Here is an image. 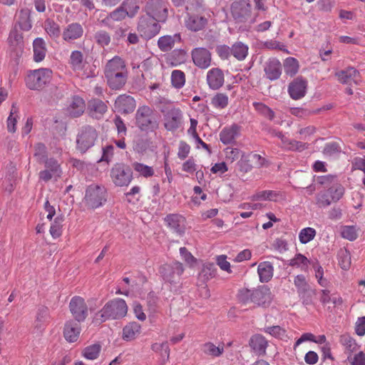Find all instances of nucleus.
I'll use <instances>...</instances> for the list:
<instances>
[{
    "instance_id": "nucleus-47",
    "label": "nucleus",
    "mask_w": 365,
    "mask_h": 365,
    "mask_svg": "<svg viewBox=\"0 0 365 365\" xmlns=\"http://www.w3.org/2000/svg\"><path fill=\"white\" fill-rule=\"evenodd\" d=\"M284 67L285 73L290 76H293L299 71V62L296 58L289 57L285 59L284 62Z\"/></svg>"
},
{
    "instance_id": "nucleus-1",
    "label": "nucleus",
    "mask_w": 365,
    "mask_h": 365,
    "mask_svg": "<svg viewBox=\"0 0 365 365\" xmlns=\"http://www.w3.org/2000/svg\"><path fill=\"white\" fill-rule=\"evenodd\" d=\"M104 76L107 84L112 90H120L126 83L128 71L125 61L115 56L107 61L104 67Z\"/></svg>"
},
{
    "instance_id": "nucleus-15",
    "label": "nucleus",
    "mask_w": 365,
    "mask_h": 365,
    "mask_svg": "<svg viewBox=\"0 0 365 365\" xmlns=\"http://www.w3.org/2000/svg\"><path fill=\"white\" fill-rule=\"evenodd\" d=\"M182 113L180 108H172L164 115L165 128L170 131L177 130L182 123Z\"/></svg>"
},
{
    "instance_id": "nucleus-6",
    "label": "nucleus",
    "mask_w": 365,
    "mask_h": 365,
    "mask_svg": "<svg viewBox=\"0 0 365 365\" xmlns=\"http://www.w3.org/2000/svg\"><path fill=\"white\" fill-rule=\"evenodd\" d=\"M136 125L143 131H154L158 128L153 110L148 106H140L135 114Z\"/></svg>"
},
{
    "instance_id": "nucleus-16",
    "label": "nucleus",
    "mask_w": 365,
    "mask_h": 365,
    "mask_svg": "<svg viewBox=\"0 0 365 365\" xmlns=\"http://www.w3.org/2000/svg\"><path fill=\"white\" fill-rule=\"evenodd\" d=\"M191 56L194 64L202 69L211 65V53L207 48H195L192 51Z\"/></svg>"
},
{
    "instance_id": "nucleus-20",
    "label": "nucleus",
    "mask_w": 365,
    "mask_h": 365,
    "mask_svg": "<svg viewBox=\"0 0 365 365\" xmlns=\"http://www.w3.org/2000/svg\"><path fill=\"white\" fill-rule=\"evenodd\" d=\"M115 109L121 113H132L135 107L136 103L135 99L128 95H120L115 100L114 104Z\"/></svg>"
},
{
    "instance_id": "nucleus-56",
    "label": "nucleus",
    "mask_w": 365,
    "mask_h": 365,
    "mask_svg": "<svg viewBox=\"0 0 365 365\" xmlns=\"http://www.w3.org/2000/svg\"><path fill=\"white\" fill-rule=\"evenodd\" d=\"M253 106L256 110L261 113L269 120H272L274 118V111L265 104L262 103L255 102L253 103Z\"/></svg>"
},
{
    "instance_id": "nucleus-48",
    "label": "nucleus",
    "mask_w": 365,
    "mask_h": 365,
    "mask_svg": "<svg viewBox=\"0 0 365 365\" xmlns=\"http://www.w3.org/2000/svg\"><path fill=\"white\" fill-rule=\"evenodd\" d=\"M44 29L46 33L53 38H58L61 34L59 25L51 19L46 20Z\"/></svg>"
},
{
    "instance_id": "nucleus-8",
    "label": "nucleus",
    "mask_w": 365,
    "mask_h": 365,
    "mask_svg": "<svg viewBox=\"0 0 365 365\" xmlns=\"http://www.w3.org/2000/svg\"><path fill=\"white\" fill-rule=\"evenodd\" d=\"M110 176L115 185L127 187L133 180V172L128 165L117 163L110 169Z\"/></svg>"
},
{
    "instance_id": "nucleus-9",
    "label": "nucleus",
    "mask_w": 365,
    "mask_h": 365,
    "mask_svg": "<svg viewBox=\"0 0 365 365\" xmlns=\"http://www.w3.org/2000/svg\"><path fill=\"white\" fill-rule=\"evenodd\" d=\"M106 189L96 185L88 186L86 190L84 202L90 209H96L103 204L106 200Z\"/></svg>"
},
{
    "instance_id": "nucleus-52",
    "label": "nucleus",
    "mask_w": 365,
    "mask_h": 365,
    "mask_svg": "<svg viewBox=\"0 0 365 365\" xmlns=\"http://www.w3.org/2000/svg\"><path fill=\"white\" fill-rule=\"evenodd\" d=\"M264 331L280 339L286 340L288 338L286 330L279 326L268 327Z\"/></svg>"
},
{
    "instance_id": "nucleus-27",
    "label": "nucleus",
    "mask_w": 365,
    "mask_h": 365,
    "mask_svg": "<svg viewBox=\"0 0 365 365\" xmlns=\"http://www.w3.org/2000/svg\"><path fill=\"white\" fill-rule=\"evenodd\" d=\"M240 130V128L237 124L224 128L220 133V141L225 145L233 143L239 135Z\"/></svg>"
},
{
    "instance_id": "nucleus-10",
    "label": "nucleus",
    "mask_w": 365,
    "mask_h": 365,
    "mask_svg": "<svg viewBox=\"0 0 365 365\" xmlns=\"http://www.w3.org/2000/svg\"><path fill=\"white\" fill-rule=\"evenodd\" d=\"M158 22L146 14L143 15L139 19L138 26V31L140 36L147 39H150L156 36L160 30Z\"/></svg>"
},
{
    "instance_id": "nucleus-12",
    "label": "nucleus",
    "mask_w": 365,
    "mask_h": 365,
    "mask_svg": "<svg viewBox=\"0 0 365 365\" xmlns=\"http://www.w3.org/2000/svg\"><path fill=\"white\" fill-rule=\"evenodd\" d=\"M145 11L147 15L158 21H165L168 16V9L161 0H149L147 1Z\"/></svg>"
},
{
    "instance_id": "nucleus-3",
    "label": "nucleus",
    "mask_w": 365,
    "mask_h": 365,
    "mask_svg": "<svg viewBox=\"0 0 365 365\" xmlns=\"http://www.w3.org/2000/svg\"><path fill=\"white\" fill-rule=\"evenodd\" d=\"M237 297L244 304L253 303L259 307H267L272 300V292L267 286H260L253 289L242 288L239 290Z\"/></svg>"
},
{
    "instance_id": "nucleus-44",
    "label": "nucleus",
    "mask_w": 365,
    "mask_h": 365,
    "mask_svg": "<svg viewBox=\"0 0 365 365\" xmlns=\"http://www.w3.org/2000/svg\"><path fill=\"white\" fill-rule=\"evenodd\" d=\"M134 170L140 176L144 178H150L154 175L155 171L153 167L148 166L141 163L135 162L133 163Z\"/></svg>"
},
{
    "instance_id": "nucleus-26",
    "label": "nucleus",
    "mask_w": 365,
    "mask_h": 365,
    "mask_svg": "<svg viewBox=\"0 0 365 365\" xmlns=\"http://www.w3.org/2000/svg\"><path fill=\"white\" fill-rule=\"evenodd\" d=\"M319 300L324 306H328L331 304L333 308L341 307L343 303L342 297L336 293L330 294L327 289H322L320 292Z\"/></svg>"
},
{
    "instance_id": "nucleus-21",
    "label": "nucleus",
    "mask_w": 365,
    "mask_h": 365,
    "mask_svg": "<svg viewBox=\"0 0 365 365\" xmlns=\"http://www.w3.org/2000/svg\"><path fill=\"white\" fill-rule=\"evenodd\" d=\"M81 331L79 322L74 320H69L66 322L63 328V336L70 343L76 342Z\"/></svg>"
},
{
    "instance_id": "nucleus-36",
    "label": "nucleus",
    "mask_w": 365,
    "mask_h": 365,
    "mask_svg": "<svg viewBox=\"0 0 365 365\" xmlns=\"http://www.w3.org/2000/svg\"><path fill=\"white\" fill-rule=\"evenodd\" d=\"M257 272L261 282H267L273 277L274 267L269 262H260L257 267Z\"/></svg>"
},
{
    "instance_id": "nucleus-32",
    "label": "nucleus",
    "mask_w": 365,
    "mask_h": 365,
    "mask_svg": "<svg viewBox=\"0 0 365 365\" xmlns=\"http://www.w3.org/2000/svg\"><path fill=\"white\" fill-rule=\"evenodd\" d=\"M34 61L39 63L43 61L47 53L46 44L42 38H36L33 42Z\"/></svg>"
},
{
    "instance_id": "nucleus-51",
    "label": "nucleus",
    "mask_w": 365,
    "mask_h": 365,
    "mask_svg": "<svg viewBox=\"0 0 365 365\" xmlns=\"http://www.w3.org/2000/svg\"><path fill=\"white\" fill-rule=\"evenodd\" d=\"M316 236V230L312 227H305L299 233V240L302 244H307Z\"/></svg>"
},
{
    "instance_id": "nucleus-14",
    "label": "nucleus",
    "mask_w": 365,
    "mask_h": 365,
    "mask_svg": "<svg viewBox=\"0 0 365 365\" xmlns=\"http://www.w3.org/2000/svg\"><path fill=\"white\" fill-rule=\"evenodd\" d=\"M183 272L182 264L179 262H175L172 264H164L160 269L164 280L170 283H175L179 280Z\"/></svg>"
},
{
    "instance_id": "nucleus-28",
    "label": "nucleus",
    "mask_w": 365,
    "mask_h": 365,
    "mask_svg": "<svg viewBox=\"0 0 365 365\" xmlns=\"http://www.w3.org/2000/svg\"><path fill=\"white\" fill-rule=\"evenodd\" d=\"M207 23V19L199 15H187L185 20L187 29L192 31H198L205 28Z\"/></svg>"
},
{
    "instance_id": "nucleus-37",
    "label": "nucleus",
    "mask_w": 365,
    "mask_h": 365,
    "mask_svg": "<svg viewBox=\"0 0 365 365\" xmlns=\"http://www.w3.org/2000/svg\"><path fill=\"white\" fill-rule=\"evenodd\" d=\"M19 119V113L17 108L12 105L10 113L6 120V128L9 133H16L17 128L16 124Z\"/></svg>"
},
{
    "instance_id": "nucleus-53",
    "label": "nucleus",
    "mask_w": 365,
    "mask_h": 365,
    "mask_svg": "<svg viewBox=\"0 0 365 365\" xmlns=\"http://www.w3.org/2000/svg\"><path fill=\"white\" fill-rule=\"evenodd\" d=\"M339 264L344 269L347 270L351 265V254L346 250H341L338 254Z\"/></svg>"
},
{
    "instance_id": "nucleus-59",
    "label": "nucleus",
    "mask_w": 365,
    "mask_h": 365,
    "mask_svg": "<svg viewBox=\"0 0 365 365\" xmlns=\"http://www.w3.org/2000/svg\"><path fill=\"white\" fill-rule=\"evenodd\" d=\"M128 14L123 8L120 6L119 8L116 9L113 11H112L106 18L107 21H120L124 19Z\"/></svg>"
},
{
    "instance_id": "nucleus-60",
    "label": "nucleus",
    "mask_w": 365,
    "mask_h": 365,
    "mask_svg": "<svg viewBox=\"0 0 365 365\" xmlns=\"http://www.w3.org/2000/svg\"><path fill=\"white\" fill-rule=\"evenodd\" d=\"M309 264L308 259L302 254H297L295 257L292 259L289 262V265L292 267H307Z\"/></svg>"
},
{
    "instance_id": "nucleus-40",
    "label": "nucleus",
    "mask_w": 365,
    "mask_h": 365,
    "mask_svg": "<svg viewBox=\"0 0 365 365\" xmlns=\"http://www.w3.org/2000/svg\"><path fill=\"white\" fill-rule=\"evenodd\" d=\"M63 221L64 217L62 215H58L51 222L49 232L53 238H58L62 235Z\"/></svg>"
},
{
    "instance_id": "nucleus-41",
    "label": "nucleus",
    "mask_w": 365,
    "mask_h": 365,
    "mask_svg": "<svg viewBox=\"0 0 365 365\" xmlns=\"http://www.w3.org/2000/svg\"><path fill=\"white\" fill-rule=\"evenodd\" d=\"M280 194L274 190H262L254 194L251 199L252 200H269L276 201Z\"/></svg>"
},
{
    "instance_id": "nucleus-63",
    "label": "nucleus",
    "mask_w": 365,
    "mask_h": 365,
    "mask_svg": "<svg viewBox=\"0 0 365 365\" xmlns=\"http://www.w3.org/2000/svg\"><path fill=\"white\" fill-rule=\"evenodd\" d=\"M180 253L185 262L190 266L194 267L197 262V259L185 248L181 247Z\"/></svg>"
},
{
    "instance_id": "nucleus-24",
    "label": "nucleus",
    "mask_w": 365,
    "mask_h": 365,
    "mask_svg": "<svg viewBox=\"0 0 365 365\" xmlns=\"http://www.w3.org/2000/svg\"><path fill=\"white\" fill-rule=\"evenodd\" d=\"M249 344L255 354L264 356L266 354L268 341L262 335H253L250 339Z\"/></svg>"
},
{
    "instance_id": "nucleus-19",
    "label": "nucleus",
    "mask_w": 365,
    "mask_h": 365,
    "mask_svg": "<svg viewBox=\"0 0 365 365\" xmlns=\"http://www.w3.org/2000/svg\"><path fill=\"white\" fill-rule=\"evenodd\" d=\"M231 12L235 19L243 21L251 12V6L245 1H235L231 5Z\"/></svg>"
},
{
    "instance_id": "nucleus-13",
    "label": "nucleus",
    "mask_w": 365,
    "mask_h": 365,
    "mask_svg": "<svg viewBox=\"0 0 365 365\" xmlns=\"http://www.w3.org/2000/svg\"><path fill=\"white\" fill-rule=\"evenodd\" d=\"M70 311L78 322H83L88 316V307L84 299L79 296L71 298L69 303Z\"/></svg>"
},
{
    "instance_id": "nucleus-17",
    "label": "nucleus",
    "mask_w": 365,
    "mask_h": 365,
    "mask_svg": "<svg viewBox=\"0 0 365 365\" xmlns=\"http://www.w3.org/2000/svg\"><path fill=\"white\" fill-rule=\"evenodd\" d=\"M166 225L178 236H182L185 230V218L178 214H170L165 217Z\"/></svg>"
},
{
    "instance_id": "nucleus-45",
    "label": "nucleus",
    "mask_w": 365,
    "mask_h": 365,
    "mask_svg": "<svg viewBox=\"0 0 365 365\" xmlns=\"http://www.w3.org/2000/svg\"><path fill=\"white\" fill-rule=\"evenodd\" d=\"M202 351L207 355L217 357L223 353L224 346L223 345L217 346L212 342H207L202 346Z\"/></svg>"
},
{
    "instance_id": "nucleus-50",
    "label": "nucleus",
    "mask_w": 365,
    "mask_h": 365,
    "mask_svg": "<svg viewBox=\"0 0 365 365\" xmlns=\"http://www.w3.org/2000/svg\"><path fill=\"white\" fill-rule=\"evenodd\" d=\"M171 83L176 88H181L185 83V75L180 70H174L171 73Z\"/></svg>"
},
{
    "instance_id": "nucleus-34",
    "label": "nucleus",
    "mask_w": 365,
    "mask_h": 365,
    "mask_svg": "<svg viewBox=\"0 0 365 365\" xmlns=\"http://www.w3.org/2000/svg\"><path fill=\"white\" fill-rule=\"evenodd\" d=\"M88 109L92 117L100 118L107 111L106 104L99 99H93L88 103Z\"/></svg>"
},
{
    "instance_id": "nucleus-18",
    "label": "nucleus",
    "mask_w": 365,
    "mask_h": 365,
    "mask_svg": "<svg viewBox=\"0 0 365 365\" xmlns=\"http://www.w3.org/2000/svg\"><path fill=\"white\" fill-rule=\"evenodd\" d=\"M307 88V81L302 77H298L289 83L288 93L293 100H299L305 96Z\"/></svg>"
},
{
    "instance_id": "nucleus-11",
    "label": "nucleus",
    "mask_w": 365,
    "mask_h": 365,
    "mask_svg": "<svg viewBox=\"0 0 365 365\" xmlns=\"http://www.w3.org/2000/svg\"><path fill=\"white\" fill-rule=\"evenodd\" d=\"M45 169L41 170L39 174V179L44 182H48L52 178L57 180L62 175L61 163L54 158H48L43 162Z\"/></svg>"
},
{
    "instance_id": "nucleus-64",
    "label": "nucleus",
    "mask_w": 365,
    "mask_h": 365,
    "mask_svg": "<svg viewBox=\"0 0 365 365\" xmlns=\"http://www.w3.org/2000/svg\"><path fill=\"white\" fill-rule=\"evenodd\" d=\"M317 131L316 127L314 125H308L304 128H302L299 130L298 133L299 138L302 140H307L309 137L313 135Z\"/></svg>"
},
{
    "instance_id": "nucleus-31",
    "label": "nucleus",
    "mask_w": 365,
    "mask_h": 365,
    "mask_svg": "<svg viewBox=\"0 0 365 365\" xmlns=\"http://www.w3.org/2000/svg\"><path fill=\"white\" fill-rule=\"evenodd\" d=\"M253 168V165L251 163L250 158L248 153H245L244 155L236 163V168L235 170L236 175L240 178H243L245 175L250 172Z\"/></svg>"
},
{
    "instance_id": "nucleus-39",
    "label": "nucleus",
    "mask_w": 365,
    "mask_h": 365,
    "mask_svg": "<svg viewBox=\"0 0 365 365\" xmlns=\"http://www.w3.org/2000/svg\"><path fill=\"white\" fill-rule=\"evenodd\" d=\"M210 103L212 106L216 109H225L229 104V97L225 93H217L211 98Z\"/></svg>"
},
{
    "instance_id": "nucleus-29",
    "label": "nucleus",
    "mask_w": 365,
    "mask_h": 365,
    "mask_svg": "<svg viewBox=\"0 0 365 365\" xmlns=\"http://www.w3.org/2000/svg\"><path fill=\"white\" fill-rule=\"evenodd\" d=\"M86 104L83 98L75 96L66 108L67 114L72 118H77L84 112Z\"/></svg>"
},
{
    "instance_id": "nucleus-43",
    "label": "nucleus",
    "mask_w": 365,
    "mask_h": 365,
    "mask_svg": "<svg viewBox=\"0 0 365 365\" xmlns=\"http://www.w3.org/2000/svg\"><path fill=\"white\" fill-rule=\"evenodd\" d=\"M101 350V345L98 344H94L85 347L83 349L81 354L84 358L88 360H94L98 357Z\"/></svg>"
},
{
    "instance_id": "nucleus-35",
    "label": "nucleus",
    "mask_w": 365,
    "mask_h": 365,
    "mask_svg": "<svg viewBox=\"0 0 365 365\" xmlns=\"http://www.w3.org/2000/svg\"><path fill=\"white\" fill-rule=\"evenodd\" d=\"M180 40L179 34L173 36H163L159 38L158 45L162 51H168L174 47L175 42H180Z\"/></svg>"
},
{
    "instance_id": "nucleus-46",
    "label": "nucleus",
    "mask_w": 365,
    "mask_h": 365,
    "mask_svg": "<svg viewBox=\"0 0 365 365\" xmlns=\"http://www.w3.org/2000/svg\"><path fill=\"white\" fill-rule=\"evenodd\" d=\"M121 6L125 11L128 16L133 17L140 9L139 0H125Z\"/></svg>"
},
{
    "instance_id": "nucleus-25",
    "label": "nucleus",
    "mask_w": 365,
    "mask_h": 365,
    "mask_svg": "<svg viewBox=\"0 0 365 365\" xmlns=\"http://www.w3.org/2000/svg\"><path fill=\"white\" fill-rule=\"evenodd\" d=\"M264 70L267 78L276 80L282 73L281 63L276 58H270L265 63Z\"/></svg>"
},
{
    "instance_id": "nucleus-54",
    "label": "nucleus",
    "mask_w": 365,
    "mask_h": 365,
    "mask_svg": "<svg viewBox=\"0 0 365 365\" xmlns=\"http://www.w3.org/2000/svg\"><path fill=\"white\" fill-rule=\"evenodd\" d=\"M70 63L73 70H81L83 68V53L79 51H74L71 53Z\"/></svg>"
},
{
    "instance_id": "nucleus-23",
    "label": "nucleus",
    "mask_w": 365,
    "mask_h": 365,
    "mask_svg": "<svg viewBox=\"0 0 365 365\" xmlns=\"http://www.w3.org/2000/svg\"><path fill=\"white\" fill-rule=\"evenodd\" d=\"M83 34V29L79 23H71L63 31L62 38L65 41L72 42L80 38Z\"/></svg>"
},
{
    "instance_id": "nucleus-38",
    "label": "nucleus",
    "mask_w": 365,
    "mask_h": 365,
    "mask_svg": "<svg viewBox=\"0 0 365 365\" xmlns=\"http://www.w3.org/2000/svg\"><path fill=\"white\" fill-rule=\"evenodd\" d=\"M248 46L242 43L237 42L231 48V54L238 61H243L248 54Z\"/></svg>"
},
{
    "instance_id": "nucleus-30",
    "label": "nucleus",
    "mask_w": 365,
    "mask_h": 365,
    "mask_svg": "<svg viewBox=\"0 0 365 365\" xmlns=\"http://www.w3.org/2000/svg\"><path fill=\"white\" fill-rule=\"evenodd\" d=\"M141 332V326L136 322H131L127 324L122 331V339L130 341L137 338Z\"/></svg>"
},
{
    "instance_id": "nucleus-58",
    "label": "nucleus",
    "mask_w": 365,
    "mask_h": 365,
    "mask_svg": "<svg viewBox=\"0 0 365 365\" xmlns=\"http://www.w3.org/2000/svg\"><path fill=\"white\" fill-rule=\"evenodd\" d=\"M341 234L343 238L353 241L358 236L357 230L354 226H344L341 227Z\"/></svg>"
},
{
    "instance_id": "nucleus-49",
    "label": "nucleus",
    "mask_w": 365,
    "mask_h": 365,
    "mask_svg": "<svg viewBox=\"0 0 365 365\" xmlns=\"http://www.w3.org/2000/svg\"><path fill=\"white\" fill-rule=\"evenodd\" d=\"M224 153L225 159L230 163H234L238 159L240 160L242 158V155H244L245 153L240 149L232 147H227L225 149Z\"/></svg>"
},
{
    "instance_id": "nucleus-42",
    "label": "nucleus",
    "mask_w": 365,
    "mask_h": 365,
    "mask_svg": "<svg viewBox=\"0 0 365 365\" xmlns=\"http://www.w3.org/2000/svg\"><path fill=\"white\" fill-rule=\"evenodd\" d=\"M359 74L358 71L354 68H348L346 70L341 71L336 73L338 81L342 83H349Z\"/></svg>"
},
{
    "instance_id": "nucleus-22",
    "label": "nucleus",
    "mask_w": 365,
    "mask_h": 365,
    "mask_svg": "<svg viewBox=\"0 0 365 365\" xmlns=\"http://www.w3.org/2000/svg\"><path fill=\"white\" fill-rule=\"evenodd\" d=\"M225 76L222 71L219 68H213L207 73V83L211 89L217 90L222 86Z\"/></svg>"
},
{
    "instance_id": "nucleus-5",
    "label": "nucleus",
    "mask_w": 365,
    "mask_h": 365,
    "mask_svg": "<svg viewBox=\"0 0 365 365\" xmlns=\"http://www.w3.org/2000/svg\"><path fill=\"white\" fill-rule=\"evenodd\" d=\"M52 73L51 69L45 68L30 71L25 79L26 85L31 90L40 91L51 81Z\"/></svg>"
},
{
    "instance_id": "nucleus-62",
    "label": "nucleus",
    "mask_w": 365,
    "mask_h": 365,
    "mask_svg": "<svg viewBox=\"0 0 365 365\" xmlns=\"http://www.w3.org/2000/svg\"><path fill=\"white\" fill-rule=\"evenodd\" d=\"M347 360L351 365H365V354L359 351L357 354L347 356Z\"/></svg>"
},
{
    "instance_id": "nucleus-7",
    "label": "nucleus",
    "mask_w": 365,
    "mask_h": 365,
    "mask_svg": "<svg viewBox=\"0 0 365 365\" xmlns=\"http://www.w3.org/2000/svg\"><path fill=\"white\" fill-rule=\"evenodd\" d=\"M98 138L96 129L91 125L83 126L76 136V149L81 153H86L95 145Z\"/></svg>"
},
{
    "instance_id": "nucleus-4",
    "label": "nucleus",
    "mask_w": 365,
    "mask_h": 365,
    "mask_svg": "<svg viewBox=\"0 0 365 365\" xmlns=\"http://www.w3.org/2000/svg\"><path fill=\"white\" fill-rule=\"evenodd\" d=\"M128 305L120 298H115L108 301L97 314L101 322L110 319H119L125 317L128 313Z\"/></svg>"
},
{
    "instance_id": "nucleus-61",
    "label": "nucleus",
    "mask_w": 365,
    "mask_h": 365,
    "mask_svg": "<svg viewBox=\"0 0 365 365\" xmlns=\"http://www.w3.org/2000/svg\"><path fill=\"white\" fill-rule=\"evenodd\" d=\"M95 39L101 46H108L110 42V36L105 31H99L95 34Z\"/></svg>"
},
{
    "instance_id": "nucleus-57",
    "label": "nucleus",
    "mask_w": 365,
    "mask_h": 365,
    "mask_svg": "<svg viewBox=\"0 0 365 365\" xmlns=\"http://www.w3.org/2000/svg\"><path fill=\"white\" fill-rule=\"evenodd\" d=\"M248 153L253 167L262 168L268 166V161L260 155L254 153L252 152H250Z\"/></svg>"
},
{
    "instance_id": "nucleus-2",
    "label": "nucleus",
    "mask_w": 365,
    "mask_h": 365,
    "mask_svg": "<svg viewBox=\"0 0 365 365\" xmlns=\"http://www.w3.org/2000/svg\"><path fill=\"white\" fill-rule=\"evenodd\" d=\"M318 182L329 187L326 191L319 192L316 196V204L319 207L329 206L332 202H338L344 195V187L333 175L321 176Z\"/></svg>"
},
{
    "instance_id": "nucleus-55",
    "label": "nucleus",
    "mask_w": 365,
    "mask_h": 365,
    "mask_svg": "<svg viewBox=\"0 0 365 365\" xmlns=\"http://www.w3.org/2000/svg\"><path fill=\"white\" fill-rule=\"evenodd\" d=\"M34 155L38 163H41L45 159L48 158L46 145L42 143L35 144Z\"/></svg>"
},
{
    "instance_id": "nucleus-33",
    "label": "nucleus",
    "mask_w": 365,
    "mask_h": 365,
    "mask_svg": "<svg viewBox=\"0 0 365 365\" xmlns=\"http://www.w3.org/2000/svg\"><path fill=\"white\" fill-rule=\"evenodd\" d=\"M339 342L344 347V353L347 356L353 354L359 349L356 340L348 334L341 335Z\"/></svg>"
}]
</instances>
